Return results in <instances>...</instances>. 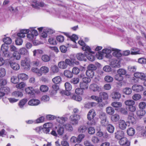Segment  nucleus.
I'll return each mask as SVG.
<instances>
[{
	"label": "nucleus",
	"mask_w": 146,
	"mask_h": 146,
	"mask_svg": "<svg viewBox=\"0 0 146 146\" xmlns=\"http://www.w3.org/2000/svg\"><path fill=\"white\" fill-rule=\"evenodd\" d=\"M31 70L33 72L37 74L39 76H41L42 75L40 73V69H38L37 68H33Z\"/></svg>",
	"instance_id": "50"
},
{
	"label": "nucleus",
	"mask_w": 146,
	"mask_h": 146,
	"mask_svg": "<svg viewBox=\"0 0 146 146\" xmlns=\"http://www.w3.org/2000/svg\"><path fill=\"white\" fill-rule=\"evenodd\" d=\"M6 74V70L3 68H0V77H4Z\"/></svg>",
	"instance_id": "44"
},
{
	"label": "nucleus",
	"mask_w": 146,
	"mask_h": 146,
	"mask_svg": "<svg viewBox=\"0 0 146 146\" xmlns=\"http://www.w3.org/2000/svg\"><path fill=\"white\" fill-rule=\"evenodd\" d=\"M78 44L82 46V49L86 52H90L91 48L90 47L87 45H86L84 42L81 40L78 41Z\"/></svg>",
	"instance_id": "8"
},
{
	"label": "nucleus",
	"mask_w": 146,
	"mask_h": 146,
	"mask_svg": "<svg viewBox=\"0 0 146 146\" xmlns=\"http://www.w3.org/2000/svg\"><path fill=\"white\" fill-rule=\"evenodd\" d=\"M64 74L66 77L68 78H71L73 76V74L72 72L68 70H66L64 71Z\"/></svg>",
	"instance_id": "30"
},
{
	"label": "nucleus",
	"mask_w": 146,
	"mask_h": 146,
	"mask_svg": "<svg viewBox=\"0 0 146 146\" xmlns=\"http://www.w3.org/2000/svg\"><path fill=\"white\" fill-rule=\"evenodd\" d=\"M86 76L90 78H92L94 76V72L93 71L87 70L86 72Z\"/></svg>",
	"instance_id": "40"
},
{
	"label": "nucleus",
	"mask_w": 146,
	"mask_h": 146,
	"mask_svg": "<svg viewBox=\"0 0 146 146\" xmlns=\"http://www.w3.org/2000/svg\"><path fill=\"white\" fill-rule=\"evenodd\" d=\"M87 128L86 125H80L78 128V131L81 133H84L86 132Z\"/></svg>",
	"instance_id": "31"
},
{
	"label": "nucleus",
	"mask_w": 146,
	"mask_h": 146,
	"mask_svg": "<svg viewBox=\"0 0 146 146\" xmlns=\"http://www.w3.org/2000/svg\"><path fill=\"white\" fill-rule=\"evenodd\" d=\"M126 123L123 120H120L119 123V128L122 130L125 129L127 126Z\"/></svg>",
	"instance_id": "11"
},
{
	"label": "nucleus",
	"mask_w": 146,
	"mask_h": 146,
	"mask_svg": "<svg viewBox=\"0 0 146 146\" xmlns=\"http://www.w3.org/2000/svg\"><path fill=\"white\" fill-rule=\"evenodd\" d=\"M20 53L22 55H27L29 54V52L27 49L25 48H21L19 51Z\"/></svg>",
	"instance_id": "42"
},
{
	"label": "nucleus",
	"mask_w": 146,
	"mask_h": 146,
	"mask_svg": "<svg viewBox=\"0 0 146 146\" xmlns=\"http://www.w3.org/2000/svg\"><path fill=\"white\" fill-rule=\"evenodd\" d=\"M107 129V131L110 133H113L114 131L115 128L111 124H109L108 125Z\"/></svg>",
	"instance_id": "36"
},
{
	"label": "nucleus",
	"mask_w": 146,
	"mask_h": 146,
	"mask_svg": "<svg viewBox=\"0 0 146 146\" xmlns=\"http://www.w3.org/2000/svg\"><path fill=\"white\" fill-rule=\"evenodd\" d=\"M52 81L55 84H59L61 81V78L59 76H57L53 78Z\"/></svg>",
	"instance_id": "29"
},
{
	"label": "nucleus",
	"mask_w": 146,
	"mask_h": 146,
	"mask_svg": "<svg viewBox=\"0 0 146 146\" xmlns=\"http://www.w3.org/2000/svg\"><path fill=\"white\" fill-rule=\"evenodd\" d=\"M17 77L18 79L24 81L26 80L28 78V76L25 73H21L18 74Z\"/></svg>",
	"instance_id": "21"
},
{
	"label": "nucleus",
	"mask_w": 146,
	"mask_h": 146,
	"mask_svg": "<svg viewBox=\"0 0 146 146\" xmlns=\"http://www.w3.org/2000/svg\"><path fill=\"white\" fill-rule=\"evenodd\" d=\"M32 6L34 7L38 8V6L42 7L44 6V4L42 2H38L35 3V5L33 4H32Z\"/></svg>",
	"instance_id": "62"
},
{
	"label": "nucleus",
	"mask_w": 146,
	"mask_h": 146,
	"mask_svg": "<svg viewBox=\"0 0 146 146\" xmlns=\"http://www.w3.org/2000/svg\"><path fill=\"white\" fill-rule=\"evenodd\" d=\"M111 97L113 99L119 100L121 98V94L117 92H113L111 94Z\"/></svg>",
	"instance_id": "22"
},
{
	"label": "nucleus",
	"mask_w": 146,
	"mask_h": 146,
	"mask_svg": "<svg viewBox=\"0 0 146 146\" xmlns=\"http://www.w3.org/2000/svg\"><path fill=\"white\" fill-rule=\"evenodd\" d=\"M126 122L134 124L136 123V121L135 118L133 117L131 115H129L127 117V121Z\"/></svg>",
	"instance_id": "24"
},
{
	"label": "nucleus",
	"mask_w": 146,
	"mask_h": 146,
	"mask_svg": "<svg viewBox=\"0 0 146 146\" xmlns=\"http://www.w3.org/2000/svg\"><path fill=\"white\" fill-rule=\"evenodd\" d=\"M3 41L7 44H10L12 42L11 39L9 37L4 38L3 39Z\"/></svg>",
	"instance_id": "53"
},
{
	"label": "nucleus",
	"mask_w": 146,
	"mask_h": 146,
	"mask_svg": "<svg viewBox=\"0 0 146 146\" xmlns=\"http://www.w3.org/2000/svg\"><path fill=\"white\" fill-rule=\"evenodd\" d=\"M7 80L4 78L0 79V88H3V86L7 84Z\"/></svg>",
	"instance_id": "52"
},
{
	"label": "nucleus",
	"mask_w": 146,
	"mask_h": 146,
	"mask_svg": "<svg viewBox=\"0 0 146 146\" xmlns=\"http://www.w3.org/2000/svg\"><path fill=\"white\" fill-rule=\"evenodd\" d=\"M99 96L102 98L103 97L104 100H107L108 99V94L105 92H101L99 94Z\"/></svg>",
	"instance_id": "49"
},
{
	"label": "nucleus",
	"mask_w": 146,
	"mask_h": 146,
	"mask_svg": "<svg viewBox=\"0 0 146 146\" xmlns=\"http://www.w3.org/2000/svg\"><path fill=\"white\" fill-rule=\"evenodd\" d=\"M111 105L114 108H118L122 106V104L120 102H113L111 104Z\"/></svg>",
	"instance_id": "43"
},
{
	"label": "nucleus",
	"mask_w": 146,
	"mask_h": 146,
	"mask_svg": "<svg viewBox=\"0 0 146 146\" xmlns=\"http://www.w3.org/2000/svg\"><path fill=\"white\" fill-rule=\"evenodd\" d=\"M76 93L78 95H82L83 93V91L81 88H78L75 90Z\"/></svg>",
	"instance_id": "64"
},
{
	"label": "nucleus",
	"mask_w": 146,
	"mask_h": 146,
	"mask_svg": "<svg viewBox=\"0 0 146 146\" xmlns=\"http://www.w3.org/2000/svg\"><path fill=\"white\" fill-rule=\"evenodd\" d=\"M77 58L79 60L81 61H86V56L85 53V54H83L81 53H79L76 54Z\"/></svg>",
	"instance_id": "19"
},
{
	"label": "nucleus",
	"mask_w": 146,
	"mask_h": 146,
	"mask_svg": "<svg viewBox=\"0 0 146 146\" xmlns=\"http://www.w3.org/2000/svg\"><path fill=\"white\" fill-rule=\"evenodd\" d=\"M40 72L41 74H46L48 73L49 71V68L46 66H43L42 67L40 68Z\"/></svg>",
	"instance_id": "35"
},
{
	"label": "nucleus",
	"mask_w": 146,
	"mask_h": 146,
	"mask_svg": "<svg viewBox=\"0 0 146 146\" xmlns=\"http://www.w3.org/2000/svg\"><path fill=\"white\" fill-rule=\"evenodd\" d=\"M96 114L94 111L91 110L87 115V118L88 120L87 123L88 125H95L96 123L95 118Z\"/></svg>",
	"instance_id": "2"
},
{
	"label": "nucleus",
	"mask_w": 146,
	"mask_h": 146,
	"mask_svg": "<svg viewBox=\"0 0 146 146\" xmlns=\"http://www.w3.org/2000/svg\"><path fill=\"white\" fill-rule=\"evenodd\" d=\"M42 129V127L41 126L36 127L33 129L36 133L39 134H40L42 133L41 131Z\"/></svg>",
	"instance_id": "58"
},
{
	"label": "nucleus",
	"mask_w": 146,
	"mask_h": 146,
	"mask_svg": "<svg viewBox=\"0 0 146 146\" xmlns=\"http://www.w3.org/2000/svg\"><path fill=\"white\" fill-rule=\"evenodd\" d=\"M89 88L91 90L94 92L97 91H99L101 90L100 88L96 84H91Z\"/></svg>",
	"instance_id": "20"
},
{
	"label": "nucleus",
	"mask_w": 146,
	"mask_h": 146,
	"mask_svg": "<svg viewBox=\"0 0 146 146\" xmlns=\"http://www.w3.org/2000/svg\"><path fill=\"white\" fill-rule=\"evenodd\" d=\"M30 60L28 58H25L21 61V65L25 69L27 70H29L30 69Z\"/></svg>",
	"instance_id": "5"
},
{
	"label": "nucleus",
	"mask_w": 146,
	"mask_h": 146,
	"mask_svg": "<svg viewBox=\"0 0 146 146\" xmlns=\"http://www.w3.org/2000/svg\"><path fill=\"white\" fill-rule=\"evenodd\" d=\"M42 60L44 62H48L50 61V57L47 55H44L41 57Z\"/></svg>",
	"instance_id": "45"
},
{
	"label": "nucleus",
	"mask_w": 146,
	"mask_h": 146,
	"mask_svg": "<svg viewBox=\"0 0 146 146\" xmlns=\"http://www.w3.org/2000/svg\"><path fill=\"white\" fill-rule=\"evenodd\" d=\"M58 66L59 68L62 69L66 68L68 66L65 61H61L59 62Z\"/></svg>",
	"instance_id": "34"
},
{
	"label": "nucleus",
	"mask_w": 146,
	"mask_h": 146,
	"mask_svg": "<svg viewBox=\"0 0 146 146\" xmlns=\"http://www.w3.org/2000/svg\"><path fill=\"white\" fill-rule=\"evenodd\" d=\"M127 133L129 136H133L135 133V130L133 128L130 127L127 129Z\"/></svg>",
	"instance_id": "25"
},
{
	"label": "nucleus",
	"mask_w": 146,
	"mask_h": 146,
	"mask_svg": "<svg viewBox=\"0 0 146 146\" xmlns=\"http://www.w3.org/2000/svg\"><path fill=\"white\" fill-rule=\"evenodd\" d=\"M13 56L14 59L17 60H19L21 57L20 54L18 51L14 52L13 54Z\"/></svg>",
	"instance_id": "41"
},
{
	"label": "nucleus",
	"mask_w": 146,
	"mask_h": 146,
	"mask_svg": "<svg viewBox=\"0 0 146 146\" xmlns=\"http://www.w3.org/2000/svg\"><path fill=\"white\" fill-rule=\"evenodd\" d=\"M126 72V71L125 70L122 68L119 69L117 70V74L121 76L125 74Z\"/></svg>",
	"instance_id": "54"
},
{
	"label": "nucleus",
	"mask_w": 146,
	"mask_h": 146,
	"mask_svg": "<svg viewBox=\"0 0 146 146\" xmlns=\"http://www.w3.org/2000/svg\"><path fill=\"white\" fill-rule=\"evenodd\" d=\"M132 89L135 91L139 92L142 91L143 90V88L141 85L135 84L132 86Z\"/></svg>",
	"instance_id": "12"
},
{
	"label": "nucleus",
	"mask_w": 146,
	"mask_h": 146,
	"mask_svg": "<svg viewBox=\"0 0 146 146\" xmlns=\"http://www.w3.org/2000/svg\"><path fill=\"white\" fill-rule=\"evenodd\" d=\"M123 93L127 95H129L132 92L131 89L129 88H126L123 90Z\"/></svg>",
	"instance_id": "51"
},
{
	"label": "nucleus",
	"mask_w": 146,
	"mask_h": 146,
	"mask_svg": "<svg viewBox=\"0 0 146 146\" xmlns=\"http://www.w3.org/2000/svg\"><path fill=\"white\" fill-rule=\"evenodd\" d=\"M30 28L31 29L30 31L31 33L27 34V37L29 40L33 41V43L34 45H37L39 44L36 43V41H34V40L36 38V36L38 34V32L37 30L34 29L33 28Z\"/></svg>",
	"instance_id": "1"
},
{
	"label": "nucleus",
	"mask_w": 146,
	"mask_h": 146,
	"mask_svg": "<svg viewBox=\"0 0 146 146\" xmlns=\"http://www.w3.org/2000/svg\"><path fill=\"white\" fill-rule=\"evenodd\" d=\"M12 95L15 97H21L23 96V94L20 91H15L12 93Z\"/></svg>",
	"instance_id": "38"
},
{
	"label": "nucleus",
	"mask_w": 146,
	"mask_h": 146,
	"mask_svg": "<svg viewBox=\"0 0 146 146\" xmlns=\"http://www.w3.org/2000/svg\"><path fill=\"white\" fill-rule=\"evenodd\" d=\"M146 106V103L144 102H140L139 104V108L140 109L143 110Z\"/></svg>",
	"instance_id": "56"
},
{
	"label": "nucleus",
	"mask_w": 146,
	"mask_h": 146,
	"mask_svg": "<svg viewBox=\"0 0 146 146\" xmlns=\"http://www.w3.org/2000/svg\"><path fill=\"white\" fill-rule=\"evenodd\" d=\"M25 91L26 93L28 94L33 95L34 94V89L33 87H28L26 88Z\"/></svg>",
	"instance_id": "37"
},
{
	"label": "nucleus",
	"mask_w": 146,
	"mask_h": 146,
	"mask_svg": "<svg viewBox=\"0 0 146 146\" xmlns=\"http://www.w3.org/2000/svg\"><path fill=\"white\" fill-rule=\"evenodd\" d=\"M11 68L14 70H17L20 68L19 65L15 62H10L9 63Z\"/></svg>",
	"instance_id": "15"
},
{
	"label": "nucleus",
	"mask_w": 146,
	"mask_h": 146,
	"mask_svg": "<svg viewBox=\"0 0 146 146\" xmlns=\"http://www.w3.org/2000/svg\"><path fill=\"white\" fill-rule=\"evenodd\" d=\"M57 131L58 135H62L64 132V129L63 126L59 125Z\"/></svg>",
	"instance_id": "48"
},
{
	"label": "nucleus",
	"mask_w": 146,
	"mask_h": 146,
	"mask_svg": "<svg viewBox=\"0 0 146 146\" xmlns=\"http://www.w3.org/2000/svg\"><path fill=\"white\" fill-rule=\"evenodd\" d=\"M115 137L117 139H120L124 135V133L121 130L117 131L115 133Z\"/></svg>",
	"instance_id": "18"
},
{
	"label": "nucleus",
	"mask_w": 146,
	"mask_h": 146,
	"mask_svg": "<svg viewBox=\"0 0 146 146\" xmlns=\"http://www.w3.org/2000/svg\"><path fill=\"white\" fill-rule=\"evenodd\" d=\"M131 54L136 55L141 54V52L140 49L137 48H133L131 49Z\"/></svg>",
	"instance_id": "23"
},
{
	"label": "nucleus",
	"mask_w": 146,
	"mask_h": 146,
	"mask_svg": "<svg viewBox=\"0 0 146 146\" xmlns=\"http://www.w3.org/2000/svg\"><path fill=\"white\" fill-rule=\"evenodd\" d=\"M135 102L132 100H126L125 102L126 105L128 106L129 110L132 112L135 111L136 110V108L135 104Z\"/></svg>",
	"instance_id": "3"
},
{
	"label": "nucleus",
	"mask_w": 146,
	"mask_h": 146,
	"mask_svg": "<svg viewBox=\"0 0 146 146\" xmlns=\"http://www.w3.org/2000/svg\"><path fill=\"white\" fill-rule=\"evenodd\" d=\"M44 30L48 34H51L55 32V31L52 29L47 28H44Z\"/></svg>",
	"instance_id": "57"
},
{
	"label": "nucleus",
	"mask_w": 146,
	"mask_h": 146,
	"mask_svg": "<svg viewBox=\"0 0 146 146\" xmlns=\"http://www.w3.org/2000/svg\"><path fill=\"white\" fill-rule=\"evenodd\" d=\"M88 86V84L87 83L82 82L80 83V88L82 90L83 89H87Z\"/></svg>",
	"instance_id": "46"
},
{
	"label": "nucleus",
	"mask_w": 146,
	"mask_h": 146,
	"mask_svg": "<svg viewBox=\"0 0 146 146\" xmlns=\"http://www.w3.org/2000/svg\"><path fill=\"white\" fill-rule=\"evenodd\" d=\"M27 101L26 99H23L20 101L19 103V106L20 108L23 109L24 106L25 104Z\"/></svg>",
	"instance_id": "32"
},
{
	"label": "nucleus",
	"mask_w": 146,
	"mask_h": 146,
	"mask_svg": "<svg viewBox=\"0 0 146 146\" xmlns=\"http://www.w3.org/2000/svg\"><path fill=\"white\" fill-rule=\"evenodd\" d=\"M128 70L131 72H134L136 70L137 67L135 66H129L128 67Z\"/></svg>",
	"instance_id": "59"
},
{
	"label": "nucleus",
	"mask_w": 146,
	"mask_h": 146,
	"mask_svg": "<svg viewBox=\"0 0 146 146\" xmlns=\"http://www.w3.org/2000/svg\"><path fill=\"white\" fill-rule=\"evenodd\" d=\"M99 117L102 120L106 119V115L104 112H101L100 113Z\"/></svg>",
	"instance_id": "63"
},
{
	"label": "nucleus",
	"mask_w": 146,
	"mask_h": 146,
	"mask_svg": "<svg viewBox=\"0 0 146 146\" xmlns=\"http://www.w3.org/2000/svg\"><path fill=\"white\" fill-rule=\"evenodd\" d=\"M26 86L24 82H21L17 84L16 86V87L19 89L23 88Z\"/></svg>",
	"instance_id": "60"
},
{
	"label": "nucleus",
	"mask_w": 146,
	"mask_h": 146,
	"mask_svg": "<svg viewBox=\"0 0 146 146\" xmlns=\"http://www.w3.org/2000/svg\"><path fill=\"white\" fill-rule=\"evenodd\" d=\"M92 141L94 144H97L100 141L99 139L97 137L94 136L92 137Z\"/></svg>",
	"instance_id": "61"
},
{
	"label": "nucleus",
	"mask_w": 146,
	"mask_h": 146,
	"mask_svg": "<svg viewBox=\"0 0 146 146\" xmlns=\"http://www.w3.org/2000/svg\"><path fill=\"white\" fill-rule=\"evenodd\" d=\"M96 66L94 64H89L87 67V70L90 71H93L96 70Z\"/></svg>",
	"instance_id": "47"
},
{
	"label": "nucleus",
	"mask_w": 146,
	"mask_h": 146,
	"mask_svg": "<svg viewBox=\"0 0 146 146\" xmlns=\"http://www.w3.org/2000/svg\"><path fill=\"white\" fill-rule=\"evenodd\" d=\"M85 55L88 60L91 61H93L95 60V56L92 54L94 53L93 52H92L91 50L90 52H86Z\"/></svg>",
	"instance_id": "10"
},
{
	"label": "nucleus",
	"mask_w": 146,
	"mask_h": 146,
	"mask_svg": "<svg viewBox=\"0 0 146 146\" xmlns=\"http://www.w3.org/2000/svg\"><path fill=\"white\" fill-rule=\"evenodd\" d=\"M28 103L30 106H37L40 104V102L38 100L33 99L29 100Z\"/></svg>",
	"instance_id": "17"
},
{
	"label": "nucleus",
	"mask_w": 146,
	"mask_h": 146,
	"mask_svg": "<svg viewBox=\"0 0 146 146\" xmlns=\"http://www.w3.org/2000/svg\"><path fill=\"white\" fill-rule=\"evenodd\" d=\"M112 50L114 51L113 53V55L117 57H119L121 56L122 54L120 52V50L116 48H112Z\"/></svg>",
	"instance_id": "16"
},
{
	"label": "nucleus",
	"mask_w": 146,
	"mask_h": 146,
	"mask_svg": "<svg viewBox=\"0 0 146 146\" xmlns=\"http://www.w3.org/2000/svg\"><path fill=\"white\" fill-rule=\"evenodd\" d=\"M9 47L7 44H2L1 47V50L3 52V55L5 57L10 58V55L8 51Z\"/></svg>",
	"instance_id": "4"
},
{
	"label": "nucleus",
	"mask_w": 146,
	"mask_h": 146,
	"mask_svg": "<svg viewBox=\"0 0 146 146\" xmlns=\"http://www.w3.org/2000/svg\"><path fill=\"white\" fill-rule=\"evenodd\" d=\"M68 118L66 117H58L56 119V121L58 123H62L67 121Z\"/></svg>",
	"instance_id": "33"
},
{
	"label": "nucleus",
	"mask_w": 146,
	"mask_h": 146,
	"mask_svg": "<svg viewBox=\"0 0 146 146\" xmlns=\"http://www.w3.org/2000/svg\"><path fill=\"white\" fill-rule=\"evenodd\" d=\"M80 118L79 115L74 114L70 116V119L71 121L72 125H76L78 124V121L80 119Z\"/></svg>",
	"instance_id": "6"
},
{
	"label": "nucleus",
	"mask_w": 146,
	"mask_h": 146,
	"mask_svg": "<svg viewBox=\"0 0 146 146\" xmlns=\"http://www.w3.org/2000/svg\"><path fill=\"white\" fill-rule=\"evenodd\" d=\"M110 65L113 67L119 68L120 67V62L119 59H113L111 61Z\"/></svg>",
	"instance_id": "9"
},
{
	"label": "nucleus",
	"mask_w": 146,
	"mask_h": 146,
	"mask_svg": "<svg viewBox=\"0 0 146 146\" xmlns=\"http://www.w3.org/2000/svg\"><path fill=\"white\" fill-rule=\"evenodd\" d=\"M90 98L91 99L94 100L98 102H102V98L100 97H98L95 95L91 96Z\"/></svg>",
	"instance_id": "39"
},
{
	"label": "nucleus",
	"mask_w": 146,
	"mask_h": 146,
	"mask_svg": "<svg viewBox=\"0 0 146 146\" xmlns=\"http://www.w3.org/2000/svg\"><path fill=\"white\" fill-rule=\"evenodd\" d=\"M65 128L67 130L69 131H72L73 130V128L71 125L70 124L67 123L64 125Z\"/></svg>",
	"instance_id": "55"
},
{
	"label": "nucleus",
	"mask_w": 146,
	"mask_h": 146,
	"mask_svg": "<svg viewBox=\"0 0 146 146\" xmlns=\"http://www.w3.org/2000/svg\"><path fill=\"white\" fill-rule=\"evenodd\" d=\"M119 115L115 113L111 117V119L113 122H116L118 121L119 119Z\"/></svg>",
	"instance_id": "27"
},
{
	"label": "nucleus",
	"mask_w": 146,
	"mask_h": 146,
	"mask_svg": "<svg viewBox=\"0 0 146 146\" xmlns=\"http://www.w3.org/2000/svg\"><path fill=\"white\" fill-rule=\"evenodd\" d=\"M145 111L144 110L140 109L137 110L136 111V114L139 117L143 116L145 114Z\"/></svg>",
	"instance_id": "26"
},
{
	"label": "nucleus",
	"mask_w": 146,
	"mask_h": 146,
	"mask_svg": "<svg viewBox=\"0 0 146 146\" xmlns=\"http://www.w3.org/2000/svg\"><path fill=\"white\" fill-rule=\"evenodd\" d=\"M66 90L67 91V92H65V94L67 96L70 95V93L69 92L72 88V86L71 84L69 82H66L64 84Z\"/></svg>",
	"instance_id": "14"
},
{
	"label": "nucleus",
	"mask_w": 146,
	"mask_h": 146,
	"mask_svg": "<svg viewBox=\"0 0 146 146\" xmlns=\"http://www.w3.org/2000/svg\"><path fill=\"white\" fill-rule=\"evenodd\" d=\"M119 144L122 146H129L130 145V142L128 139L125 137H123L120 139L119 141Z\"/></svg>",
	"instance_id": "7"
},
{
	"label": "nucleus",
	"mask_w": 146,
	"mask_h": 146,
	"mask_svg": "<svg viewBox=\"0 0 146 146\" xmlns=\"http://www.w3.org/2000/svg\"><path fill=\"white\" fill-rule=\"evenodd\" d=\"M135 77L141 79L142 80H146V76L145 74L140 72H136L134 74Z\"/></svg>",
	"instance_id": "13"
},
{
	"label": "nucleus",
	"mask_w": 146,
	"mask_h": 146,
	"mask_svg": "<svg viewBox=\"0 0 146 146\" xmlns=\"http://www.w3.org/2000/svg\"><path fill=\"white\" fill-rule=\"evenodd\" d=\"M106 111L107 113L110 115H113L115 112L114 109L110 106L107 107L106 109Z\"/></svg>",
	"instance_id": "28"
}]
</instances>
